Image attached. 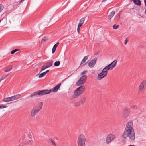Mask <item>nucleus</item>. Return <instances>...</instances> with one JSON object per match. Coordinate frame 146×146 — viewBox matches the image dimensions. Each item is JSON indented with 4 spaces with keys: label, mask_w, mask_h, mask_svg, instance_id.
I'll use <instances>...</instances> for the list:
<instances>
[{
    "label": "nucleus",
    "mask_w": 146,
    "mask_h": 146,
    "mask_svg": "<svg viewBox=\"0 0 146 146\" xmlns=\"http://www.w3.org/2000/svg\"><path fill=\"white\" fill-rule=\"evenodd\" d=\"M133 126V123L132 121H129L127 124L125 129L122 135V137L123 138L128 137L132 141L135 140V132Z\"/></svg>",
    "instance_id": "1"
},
{
    "label": "nucleus",
    "mask_w": 146,
    "mask_h": 146,
    "mask_svg": "<svg viewBox=\"0 0 146 146\" xmlns=\"http://www.w3.org/2000/svg\"><path fill=\"white\" fill-rule=\"evenodd\" d=\"M32 136L31 132L30 130L27 131L25 133L24 137L23 138V141L22 142L24 144H27L31 143Z\"/></svg>",
    "instance_id": "2"
},
{
    "label": "nucleus",
    "mask_w": 146,
    "mask_h": 146,
    "mask_svg": "<svg viewBox=\"0 0 146 146\" xmlns=\"http://www.w3.org/2000/svg\"><path fill=\"white\" fill-rule=\"evenodd\" d=\"M85 87L82 86L76 89L74 92V94L72 96L73 99L77 98L82 94L84 91Z\"/></svg>",
    "instance_id": "3"
},
{
    "label": "nucleus",
    "mask_w": 146,
    "mask_h": 146,
    "mask_svg": "<svg viewBox=\"0 0 146 146\" xmlns=\"http://www.w3.org/2000/svg\"><path fill=\"white\" fill-rule=\"evenodd\" d=\"M146 90V80H143L140 83L138 87V92L139 94L144 93Z\"/></svg>",
    "instance_id": "4"
},
{
    "label": "nucleus",
    "mask_w": 146,
    "mask_h": 146,
    "mask_svg": "<svg viewBox=\"0 0 146 146\" xmlns=\"http://www.w3.org/2000/svg\"><path fill=\"white\" fill-rule=\"evenodd\" d=\"M86 138L85 135L83 134L80 135L78 137L77 143L78 146H86Z\"/></svg>",
    "instance_id": "5"
},
{
    "label": "nucleus",
    "mask_w": 146,
    "mask_h": 146,
    "mask_svg": "<svg viewBox=\"0 0 146 146\" xmlns=\"http://www.w3.org/2000/svg\"><path fill=\"white\" fill-rule=\"evenodd\" d=\"M116 138L115 135L112 133L109 134L106 137V143L109 144L112 141Z\"/></svg>",
    "instance_id": "6"
},
{
    "label": "nucleus",
    "mask_w": 146,
    "mask_h": 146,
    "mask_svg": "<svg viewBox=\"0 0 146 146\" xmlns=\"http://www.w3.org/2000/svg\"><path fill=\"white\" fill-rule=\"evenodd\" d=\"M87 79L86 75H83L80 78L77 82L76 85L78 86H80L86 82Z\"/></svg>",
    "instance_id": "7"
},
{
    "label": "nucleus",
    "mask_w": 146,
    "mask_h": 146,
    "mask_svg": "<svg viewBox=\"0 0 146 146\" xmlns=\"http://www.w3.org/2000/svg\"><path fill=\"white\" fill-rule=\"evenodd\" d=\"M40 111L36 109V107H33L31 110V116L32 117H34Z\"/></svg>",
    "instance_id": "8"
},
{
    "label": "nucleus",
    "mask_w": 146,
    "mask_h": 146,
    "mask_svg": "<svg viewBox=\"0 0 146 146\" xmlns=\"http://www.w3.org/2000/svg\"><path fill=\"white\" fill-rule=\"evenodd\" d=\"M123 116L124 117L127 118L128 117L130 113V110L127 108H125L123 110Z\"/></svg>",
    "instance_id": "9"
},
{
    "label": "nucleus",
    "mask_w": 146,
    "mask_h": 146,
    "mask_svg": "<svg viewBox=\"0 0 146 146\" xmlns=\"http://www.w3.org/2000/svg\"><path fill=\"white\" fill-rule=\"evenodd\" d=\"M39 95H43L50 93L52 91L51 90H45L42 91L38 90Z\"/></svg>",
    "instance_id": "10"
},
{
    "label": "nucleus",
    "mask_w": 146,
    "mask_h": 146,
    "mask_svg": "<svg viewBox=\"0 0 146 146\" xmlns=\"http://www.w3.org/2000/svg\"><path fill=\"white\" fill-rule=\"evenodd\" d=\"M117 63V61L116 60L113 61L109 65H107L110 70L113 69L116 66Z\"/></svg>",
    "instance_id": "11"
},
{
    "label": "nucleus",
    "mask_w": 146,
    "mask_h": 146,
    "mask_svg": "<svg viewBox=\"0 0 146 146\" xmlns=\"http://www.w3.org/2000/svg\"><path fill=\"white\" fill-rule=\"evenodd\" d=\"M96 61L97 58H95L92 60L88 64L89 66L91 68H93L96 64Z\"/></svg>",
    "instance_id": "12"
},
{
    "label": "nucleus",
    "mask_w": 146,
    "mask_h": 146,
    "mask_svg": "<svg viewBox=\"0 0 146 146\" xmlns=\"http://www.w3.org/2000/svg\"><path fill=\"white\" fill-rule=\"evenodd\" d=\"M107 75L106 74L102 72L98 74L97 77V79L98 80H101L105 77Z\"/></svg>",
    "instance_id": "13"
},
{
    "label": "nucleus",
    "mask_w": 146,
    "mask_h": 146,
    "mask_svg": "<svg viewBox=\"0 0 146 146\" xmlns=\"http://www.w3.org/2000/svg\"><path fill=\"white\" fill-rule=\"evenodd\" d=\"M61 85V84L60 83L58 84L57 85H56L52 90V91L53 92H57L59 88H60V86Z\"/></svg>",
    "instance_id": "14"
},
{
    "label": "nucleus",
    "mask_w": 146,
    "mask_h": 146,
    "mask_svg": "<svg viewBox=\"0 0 146 146\" xmlns=\"http://www.w3.org/2000/svg\"><path fill=\"white\" fill-rule=\"evenodd\" d=\"M131 2L133 1L134 3L136 5L140 6L141 5V1L140 0H130Z\"/></svg>",
    "instance_id": "15"
},
{
    "label": "nucleus",
    "mask_w": 146,
    "mask_h": 146,
    "mask_svg": "<svg viewBox=\"0 0 146 146\" xmlns=\"http://www.w3.org/2000/svg\"><path fill=\"white\" fill-rule=\"evenodd\" d=\"M110 70L107 66L104 67L102 70V72L107 75L108 74V71Z\"/></svg>",
    "instance_id": "16"
},
{
    "label": "nucleus",
    "mask_w": 146,
    "mask_h": 146,
    "mask_svg": "<svg viewBox=\"0 0 146 146\" xmlns=\"http://www.w3.org/2000/svg\"><path fill=\"white\" fill-rule=\"evenodd\" d=\"M13 97L14 101L20 99L21 98V95L20 94H18L13 96Z\"/></svg>",
    "instance_id": "17"
},
{
    "label": "nucleus",
    "mask_w": 146,
    "mask_h": 146,
    "mask_svg": "<svg viewBox=\"0 0 146 146\" xmlns=\"http://www.w3.org/2000/svg\"><path fill=\"white\" fill-rule=\"evenodd\" d=\"M43 105V103L42 102H40L39 103L38 105V107H36V109H38V110L39 111L41 110L42 108V106Z\"/></svg>",
    "instance_id": "18"
},
{
    "label": "nucleus",
    "mask_w": 146,
    "mask_h": 146,
    "mask_svg": "<svg viewBox=\"0 0 146 146\" xmlns=\"http://www.w3.org/2000/svg\"><path fill=\"white\" fill-rule=\"evenodd\" d=\"M38 95H39V92L38 90L31 94L30 96L31 98H33L34 97L37 96Z\"/></svg>",
    "instance_id": "19"
},
{
    "label": "nucleus",
    "mask_w": 146,
    "mask_h": 146,
    "mask_svg": "<svg viewBox=\"0 0 146 146\" xmlns=\"http://www.w3.org/2000/svg\"><path fill=\"white\" fill-rule=\"evenodd\" d=\"M115 12L114 11H112L111 12L108 17L109 19H111L115 15Z\"/></svg>",
    "instance_id": "20"
},
{
    "label": "nucleus",
    "mask_w": 146,
    "mask_h": 146,
    "mask_svg": "<svg viewBox=\"0 0 146 146\" xmlns=\"http://www.w3.org/2000/svg\"><path fill=\"white\" fill-rule=\"evenodd\" d=\"M84 21L85 19L84 18H82L80 20L79 23L78 25L81 27L84 23Z\"/></svg>",
    "instance_id": "21"
},
{
    "label": "nucleus",
    "mask_w": 146,
    "mask_h": 146,
    "mask_svg": "<svg viewBox=\"0 0 146 146\" xmlns=\"http://www.w3.org/2000/svg\"><path fill=\"white\" fill-rule=\"evenodd\" d=\"M12 66H7L5 69L4 70L5 72H8L10 71L12 68Z\"/></svg>",
    "instance_id": "22"
},
{
    "label": "nucleus",
    "mask_w": 146,
    "mask_h": 146,
    "mask_svg": "<svg viewBox=\"0 0 146 146\" xmlns=\"http://www.w3.org/2000/svg\"><path fill=\"white\" fill-rule=\"evenodd\" d=\"M88 56H89V55H88L87 56H85L84 58L83 59H82V61L81 62V64H82L84 63L85 62L87 59Z\"/></svg>",
    "instance_id": "23"
},
{
    "label": "nucleus",
    "mask_w": 146,
    "mask_h": 146,
    "mask_svg": "<svg viewBox=\"0 0 146 146\" xmlns=\"http://www.w3.org/2000/svg\"><path fill=\"white\" fill-rule=\"evenodd\" d=\"M53 61L52 60H51L49 62H48L46 63V66H47L48 67H49L52 65L53 63Z\"/></svg>",
    "instance_id": "24"
},
{
    "label": "nucleus",
    "mask_w": 146,
    "mask_h": 146,
    "mask_svg": "<svg viewBox=\"0 0 146 146\" xmlns=\"http://www.w3.org/2000/svg\"><path fill=\"white\" fill-rule=\"evenodd\" d=\"M138 107L136 105H133L130 107V108L133 110H136L137 109Z\"/></svg>",
    "instance_id": "25"
},
{
    "label": "nucleus",
    "mask_w": 146,
    "mask_h": 146,
    "mask_svg": "<svg viewBox=\"0 0 146 146\" xmlns=\"http://www.w3.org/2000/svg\"><path fill=\"white\" fill-rule=\"evenodd\" d=\"M46 74L44 72L43 73L41 74H37L36 75V76H37L39 75L38 77L39 78H42V77H44Z\"/></svg>",
    "instance_id": "26"
},
{
    "label": "nucleus",
    "mask_w": 146,
    "mask_h": 146,
    "mask_svg": "<svg viewBox=\"0 0 146 146\" xmlns=\"http://www.w3.org/2000/svg\"><path fill=\"white\" fill-rule=\"evenodd\" d=\"M86 100V98L85 97H84L83 98H81L80 100V101L81 104H83L84 103Z\"/></svg>",
    "instance_id": "27"
},
{
    "label": "nucleus",
    "mask_w": 146,
    "mask_h": 146,
    "mask_svg": "<svg viewBox=\"0 0 146 146\" xmlns=\"http://www.w3.org/2000/svg\"><path fill=\"white\" fill-rule=\"evenodd\" d=\"M49 141L50 143H51L54 146H56V145L55 143L52 139H49Z\"/></svg>",
    "instance_id": "28"
},
{
    "label": "nucleus",
    "mask_w": 146,
    "mask_h": 146,
    "mask_svg": "<svg viewBox=\"0 0 146 146\" xmlns=\"http://www.w3.org/2000/svg\"><path fill=\"white\" fill-rule=\"evenodd\" d=\"M60 62L59 61L56 62L54 63V66H58L60 64Z\"/></svg>",
    "instance_id": "29"
},
{
    "label": "nucleus",
    "mask_w": 146,
    "mask_h": 146,
    "mask_svg": "<svg viewBox=\"0 0 146 146\" xmlns=\"http://www.w3.org/2000/svg\"><path fill=\"white\" fill-rule=\"evenodd\" d=\"M3 102H10V99L9 97H7L5 98H4L3 100Z\"/></svg>",
    "instance_id": "30"
},
{
    "label": "nucleus",
    "mask_w": 146,
    "mask_h": 146,
    "mask_svg": "<svg viewBox=\"0 0 146 146\" xmlns=\"http://www.w3.org/2000/svg\"><path fill=\"white\" fill-rule=\"evenodd\" d=\"M48 68L47 66L44 65H43L41 68V71H42L44 70L45 69Z\"/></svg>",
    "instance_id": "31"
},
{
    "label": "nucleus",
    "mask_w": 146,
    "mask_h": 146,
    "mask_svg": "<svg viewBox=\"0 0 146 146\" xmlns=\"http://www.w3.org/2000/svg\"><path fill=\"white\" fill-rule=\"evenodd\" d=\"M59 44V42H57L56 44H55L54 46L52 48L56 50V48H57V46H58V45Z\"/></svg>",
    "instance_id": "32"
},
{
    "label": "nucleus",
    "mask_w": 146,
    "mask_h": 146,
    "mask_svg": "<svg viewBox=\"0 0 146 146\" xmlns=\"http://www.w3.org/2000/svg\"><path fill=\"white\" fill-rule=\"evenodd\" d=\"M7 107V106L3 104H1L0 105V108H6Z\"/></svg>",
    "instance_id": "33"
},
{
    "label": "nucleus",
    "mask_w": 146,
    "mask_h": 146,
    "mask_svg": "<svg viewBox=\"0 0 146 146\" xmlns=\"http://www.w3.org/2000/svg\"><path fill=\"white\" fill-rule=\"evenodd\" d=\"M47 38L46 37H44L42 40L41 41V43H43L46 40H47Z\"/></svg>",
    "instance_id": "34"
},
{
    "label": "nucleus",
    "mask_w": 146,
    "mask_h": 146,
    "mask_svg": "<svg viewBox=\"0 0 146 146\" xmlns=\"http://www.w3.org/2000/svg\"><path fill=\"white\" fill-rule=\"evenodd\" d=\"M81 104L80 101L78 102H76L75 104V106H79Z\"/></svg>",
    "instance_id": "35"
},
{
    "label": "nucleus",
    "mask_w": 146,
    "mask_h": 146,
    "mask_svg": "<svg viewBox=\"0 0 146 146\" xmlns=\"http://www.w3.org/2000/svg\"><path fill=\"white\" fill-rule=\"evenodd\" d=\"M4 8L2 4H0V13L2 11Z\"/></svg>",
    "instance_id": "36"
},
{
    "label": "nucleus",
    "mask_w": 146,
    "mask_h": 146,
    "mask_svg": "<svg viewBox=\"0 0 146 146\" xmlns=\"http://www.w3.org/2000/svg\"><path fill=\"white\" fill-rule=\"evenodd\" d=\"M19 50L18 49H15L11 51V54H13L15 52H16V51Z\"/></svg>",
    "instance_id": "37"
},
{
    "label": "nucleus",
    "mask_w": 146,
    "mask_h": 146,
    "mask_svg": "<svg viewBox=\"0 0 146 146\" xmlns=\"http://www.w3.org/2000/svg\"><path fill=\"white\" fill-rule=\"evenodd\" d=\"M119 27V25H113V28L115 29H117Z\"/></svg>",
    "instance_id": "38"
},
{
    "label": "nucleus",
    "mask_w": 146,
    "mask_h": 146,
    "mask_svg": "<svg viewBox=\"0 0 146 146\" xmlns=\"http://www.w3.org/2000/svg\"><path fill=\"white\" fill-rule=\"evenodd\" d=\"M87 72V70L84 71L81 73V74L82 75H83L84 74H85Z\"/></svg>",
    "instance_id": "39"
},
{
    "label": "nucleus",
    "mask_w": 146,
    "mask_h": 146,
    "mask_svg": "<svg viewBox=\"0 0 146 146\" xmlns=\"http://www.w3.org/2000/svg\"><path fill=\"white\" fill-rule=\"evenodd\" d=\"M80 27L81 26L78 25L77 27V32L78 33H79L80 32Z\"/></svg>",
    "instance_id": "40"
},
{
    "label": "nucleus",
    "mask_w": 146,
    "mask_h": 146,
    "mask_svg": "<svg viewBox=\"0 0 146 146\" xmlns=\"http://www.w3.org/2000/svg\"><path fill=\"white\" fill-rule=\"evenodd\" d=\"M128 40L127 38H126L125 40L124 44L126 45L128 42Z\"/></svg>",
    "instance_id": "41"
},
{
    "label": "nucleus",
    "mask_w": 146,
    "mask_h": 146,
    "mask_svg": "<svg viewBox=\"0 0 146 146\" xmlns=\"http://www.w3.org/2000/svg\"><path fill=\"white\" fill-rule=\"evenodd\" d=\"M9 98L10 101H14V100H13V96H12L10 97H9Z\"/></svg>",
    "instance_id": "42"
},
{
    "label": "nucleus",
    "mask_w": 146,
    "mask_h": 146,
    "mask_svg": "<svg viewBox=\"0 0 146 146\" xmlns=\"http://www.w3.org/2000/svg\"><path fill=\"white\" fill-rule=\"evenodd\" d=\"M56 50L52 48V53H54L55 51Z\"/></svg>",
    "instance_id": "43"
},
{
    "label": "nucleus",
    "mask_w": 146,
    "mask_h": 146,
    "mask_svg": "<svg viewBox=\"0 0 146 146\" xmlns=\"http://www.w3.org/2000/svg\"><path fill=\"white\" fill-rule=\"evenodd\" d=\"M49 71V70H46V71H45V72H44L46 74V73H47Z\"/></svg>",
    "instance_id": "44"
},
{
    "label": "nucleus",
    "mask_w": 146,
    "mask_h": 146,
    "mask_svg": "<svg viewBox=\"0 0 146 146\" xmlns=\"http://www.w3.org/2000/svg\"><path fill=\"white\" fill-rule=\"evenodd\" d=\"M145 4V6H146V0H144Z\"/></svg>",
    "instance_id": "45"
},
{
    "label": "nucleus",
    "mask_w": 146,
    "mask_h": 146,
    "mask_svg": "<svg viewBox=\"0 0 146 146\" xmlns=\"http://www.w3.org/2000/svg\"><path fill=\"white\" fill-rule=\"evenodd\" d=\"M24 0H21L20 1V3H21Z\"/></svg>",
    "instance_id": "46"
},
{
    "label": "nucleus",
    "mask_w": 146,
    "mask_h": 146,
    "mask_svg": "<svg viewBox=\"0 0 146 146\" xmlns=\"http://www.w3.org/2000/svg\"><path fill=\"white\" fill-rule=\"evenodd\" d=\"M24 0H21L20 1V3H21Z\"/></svg>",
    "instance_id": "47"
},
{
    "label": "nucleus",
    "mask_w": 146,
    "mask_h": 146,
    "mask_svg": "<svg viewBox=\"0 0 146 146\" xmlns=\"http://www.w3.org/2000/svg\"><path fill=\"white\" fill-rule=\"evenodd\" d=\"M145 13L146 14V9H145Z\"/></svg>",
    "instance_id": "48"
},
{
    "label": "nucleus",
    "mask_w": 146,
    "mask_h": 146,
    "mask_svg": "<svg viewBox=\"0 0 146 146\" xmlns=\"http://www.w3.org/2000/svg\"><path fill=\"white\" fill-rule=\"evenodd\" d=\"M106 0H103V1H106Z\"/></svg>",
    "instance_id": "49"
},
{
    "label": "nucleus",
    "mask_w": 146,
    "mask_h": 146,
    "mask_svg": "<svg viewBox=\"0 0 146 146\" xmlns=\"http://www.w3.org/2000/svg\"><path fill=\"white\" fill-rule=\"evenodd\" d=\"M1 20H0V23L1 22Z\"/></svg>",
    "instance_id": "50"
}]
</instances>
